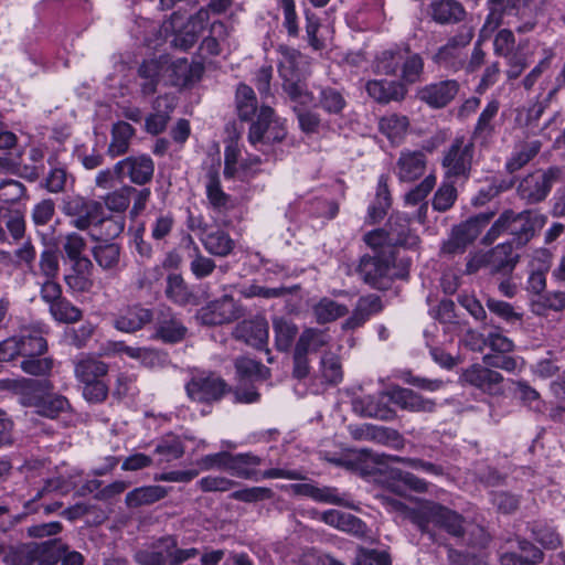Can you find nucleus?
<instances>
[{"instance_id":"nucleus-1","label":"nucleus","mask_w":565,"mask_h":565,"mask_svg":"<svg viewBox=\"0 0 565 565\" xmlns=\"http://www.w3.org/2000/svg\"><path fill=\"white\" fill-rule=\"evenodd\" d=\"M547 216L536 210L503 211L482 237L484 245H491L500 235L509 233L518 246L526 245L545 226Z\"/></svg>"},{"instance_id":"nucleus-2","label":"nucleus","mask_w":565,"mask_h":565,"mask_svg":"<svg viewBox=\"0 0 565 565\" xmlns=\"http://www.w3.org/2000/svg\"><path fill=\"white\" fill-rule=\"evenodd\" d=\"M278 53L280 55L278 72L282 79L284 92L299 106L312 104L315 97L307 85V78L310 75L308 57L286 45H280Z\"/></svg>"},{"instance_id":"nucleus-3","label":"nucleus","mask_w":565,"mask_h":565,"mask_svg":"<svg viewBox=\"0 0 565 565\" xmlns=\"http://www.w3.org/2000/svg\"><path fill=\"white\" fill-rule=\"evenodd\" d=\"M394 262L392 250L375 252L374 255L361 257L356 273L365 284L385 290L395 278L401 277L395 270Z\"/></svg>"},{"instance_id":"nucleus-4","label":"nucleus","mask_w":565,"mask_h":565,"mask_svg":"<svg viewBox=\"0 0 565 565\" xmlns=\"http://www.w3.org/2000/svg\"><path fill=\"white\" fill-rule=\"evenodd\" d=\"M184 388L190 401L204 405L221 401L230 391L227 383L211 371L193 372Z\"/></svg>"},{"instance_id":"nucleus-5","label":"nucleus","mask_w":565,"mask_h":565,"mask_svg":"<svg viewBox=\"0 0 565 565\" xmlns=\"http://www.w3.org/2000/svg\"><path fill=\"white\" fill-rule=\"evenodd\" d=\"M262 462L263 459L252 452L231 454L227 472L235 478L254 481L278 478L297 480L300 478L296 471L278 468H271L260 472L257 467L260 466Z\"/></svg>"},{"instance_id":"nucleus-6","label":"nucleus","mask_w":565,"mask_h":565,"mask_svg":"<svg viewBox=\"0 0 565 565\" xmlns=\"http://www.w3.org/2000/svg\"><path fill=\"white\" fill-rule=\"evenodd\" d=\"M493 216V212L479 213L455 226L449 237L443 243L440 255L449 257L465 253L467 247L479 236L482 228L489 224Z\"/></svg>"},{"instance_id":"nucleus-7","label":"nucleus","mask_w":565,"mask_h":565,"mask_svg":"<svg viewBox=\"0 0 565 565\" xmlns=\"http://www.w3.org/2000/svg\"><path fill=\"white\" fill-rule=\"evenodd\" d=\"M61 211L72 218L71 225L78 231H87L104 214L100 202L82 195L64 196Z\"/></svg>"},{"instance_id":"nucleus-8","label":"nucleus","mask_w":565,"mask_h":565,"mask_svg":"<svg viewBox=\"0 0 565 565\" xmlns=\"http://www.w3.org/2000/svg\"><path fill=\"white\" fill-rule=\"evenodd\" d=\"M475 146L471 140L463 136L456 137L445 151L441 166L445 169L446 178H463L470 175Z\"/></svg>"},{"instance_id":"nucleus-9","label":"nucleus","mask_w":565,"mask_h":565,"mask_svg":"<svg viewBox=\"0 0 565 565\" xmlns=\"http://www.w3.org/2000/svg\"><path fill=\"white\" fill-rule=\"evenodd\" d=\"M413 521L424 531L428 523H434L445 529L454 536L463 535V519L458 513L439 504L427 502L423 504Z\"/></svg>"},{"instance_id":"nucleus-10","label":"nucleus","mask_w":565,"mask_h":565,"mask_svg":"<svg viewBox=\"0 0 565 565\" xmlns=\"http://www.w3.org/2000/svg\"><path fill=\"white\" fill-rule=\"evenodd\" d=\"M243 316V307L231 295H223L200 308L196 319L205 326H222L232 323Z\"/></svg>"},{"instance_id":"nucleus-11","label":"nucleus","mask_w":565,"mask_h":565,"mask_svg":"<svg viewBox=\"0 0 565 565\" xmlns=\"http://www.w3.org/2000/svg\"><path fill=\"white\" fill-rule=\"evenodd\" d=\"M557 169L537 170L525 175L516 185V194L526 204H536L546 199L557 178Z\"/></svg>"},{"instance_id":"nucleus-12","label":"nucleus","mask_w":565,"mask_h":565,"mask_svg":"<svg viewBox=\"0 0 565 565\" xmlns=\"http://www.w3.org/2000/svg\"><path fill=\"white\" fill-rule=\"evenodd\" d=\"M154 319V333L152 339L163 343L174 344L184 340L188 329L178 315L168 306L157 308Z\"/></svg>"},{"instance_id":"nucleus-13","label":"nucleus","mask_w":565,"mask_h":565,"mask_svg":"<svg viewBox=\"0 0 565 565\" xmlns=\"http://www.w3.org/2000/svg\"><path fill=\"white\" fill-rule=\"evenodd\" d=\"M118 179H128L142 186L150 183L154 174V162L148 154L129 156L115 164Z\"/></svg>"},{"instance_id":"nucleus-14","label":"nucleus","mask_w":565,"mask_h":565,"mask_svg":"<svg viewBox=\"0 0 565 565\" xmlns=\"http://www.w3.org/2000/svg\"><path fill=\"white\" fill-rule=\"evenodd\" d=\"M460 84L456 79H443L420 87L416 97L433 109L448 106L458 95Z\"/></svg>"},{"instance_id":"nucleus-15","label":"nucleus","mask_w":565,"mask_h":565,"mask_svg":"<svg viewBox=\"0 0 565 565\" xmlns=\"http://www.w3.org/2000/svg\"><path fill=\"white\" fill-rule=\"evenodd\" d=\"M473 34L471 31L459 33L452 36L438 52L434 55V61L438 65L457 72L465 66V54L461 49L469 44Z\"/></svg>"},{"instance_id":"nucleus-16","label":"nucleus","mask_w":565,"mask_h":565,"mask_svg":"<svg viewBox=\"0 0 565 565\" xmlns=\"http://www.w3.org/2000/svg\"><path fill=\"white\" fill-rule=\"evenodd\" d=\"M461 379L465 383L490 395H500L503 393V376L487 365L473 364L469 366L463 371Z\"/></svg>"},{"instance_id":"nucleus-17","label":"nucleus","mask_w":565,"mask_h":565,"mask_svg":"<svg viewBox=\"0 0 565 565\" xmlns=\"http://www.w3.org/2000/svg\"><path fill=\"white\" fill-rule=\"evenodd\" d=\"M274 110L268 106L260 107L257 114V120L252 122L248 140L252 145L259 142L279 141L285 137V130L278 127H271Z\"/></svg>"},{"instance_id":"nucleus-18","label":"nucleus","mask_w":565,"mask_h":565,"mask_svg":"<svg viewBox=\"0 0 565 565\" xmlns=\"http://www.w3.org/2000/svg\"><path fill=\"white\" fill-rule=\"evenodd\" d=\"M45 333L46 331L41 324L22 327L19 333L15 334L20 356L24 359L33 355H43L47 351Z\"/></svg>"},{"instance_id":"nucleus-19","label":"nucleus","mask_w":565,"mask_h":565,"mask_svg":"<svg viewBox=\"0 0 565 565\" xmlns=\"http://www.w3.org/2000/svg\"><path fill=\"white\" fill-rule=\"evenodd\" d=\"M427 158L420 150H404L401 152L395 173L402 182H413L419 179L426 170Z\"/></svg>"},{"instance_id":"nucleus-20","label":"nucleus","mask_w":565,"mask_h":565,"mask_svg":"<svg viewBox=\"0 0 565 565\" xmlns=\"http://www.w3.org/2000/svg\"><path fill=\"white\" fill-rule=\"evenodd\" d=\"M268 332L267 320L264 317L257 316L253 319L239 322L234 330V335L236 339L260 349L267 344Z\"/></svg>"},{"instance_id":"nucleus-21","label":"nucleus","mask_w":565,"mask_h":565,"mask_svg":"<svg viewBox=\"0 0 565 565\" xmlns=\"http://www.w3.org/2000/svg\"><path fill=\"white\" fill-rule=\"evenodd\" d=\"M25 220L20 212H11L0 204V244L12 245L23 238Z\"/></svg>"},{"instance_id":"nucleus-22","label":"nucleus","mask_w":565,"mask_h":565,"mask_svg":"<svg viewBox=\"0 0 565 565\" xmlns=\"http://www.w3.org/2000/svg\"><path fill=\"white\" fill-rule=\"evenodd\" d=\"M92 256L97 266L109 275L121 270V246L114 242H99L92 247Z\"/></svg>"},{"instance_id":"nucleus-23","label":"nucleus","mask_w":565,"mask_h":565,"mask_svg":"<svg viewBox=\"0 0 565 565\" xmlns=\"http://www.w3.org/2000/svg\"><path fill=\"white\" fill-rule=\"evenodd\" d=\"M71 270L64 276V281L70 290L73 292L85 294L89 292L94 287L93 262L87 259H79L71 262Z\"/></svg>"},{"instance_id":"nucleus-24","label":"nucleus","mask_w":565,"mask_h":565,"mask_svg":"<svg viewBox=\"0 0 565 565\" xmlns=\"http://www.w3.org/2000/svg\"><path fill=\"white\" fill-rule=\"evenodd\" d=\"M390 396L395 405L408 412L433 413L436 409V402L434 399L425 398L411 388H394Z\"/></svg>"},{"instance_id":"nucleus-25","label":"nucleus","mask_w":565,"mask_h":565,"mask_svg":"<svg viewBox=\"0 0 565 565\" xmlns=\"http://www.w3.org/2000/svg\"><path fill=\"white\" fill-rule=\"evenodd\" d=\"M518 551L501 554V565H539L543 562L544 553L531 542L518 539Z\"/></svg>"},{"instance_id":"nucleus-26","label":"nucleus","mask_w":565,"mask_h":565,"mask_svg":"<svg viewBox=\"0 0 565 565\" xmlns=\"http://www.w3.org/2000/svg\"><path fill=\"white\" fill-rule=\"evenodd\" d=\"M365 89L369 96L380 104H387L392 100L399 102L407 93L402 82L384 79L369 81Z\"/></svg>"},{"instance_id":"nucleus-27","label":"nucleus","mask_w":565,"mask_h":565,"mask_svg":"<svg viewBox=\"0 0 565 565\" xmlns=\"http://www.w3.org/2000/svg\"><path fill=\"white\" fill-rule=\"evenodd\" d=\"M382 300L376 295H367L359 298L352 315L343 322L344 330H354L363 326L371 316L382 311Z\"/></svg>"},{"instance_id":"nucleus-28","label":"nucleus","mask_w":565,"mask_h":565,"mask_svg":"<svg viewBox=\"0 0 565 565\" xmlns=\"http://www.w3.org/2000/svg\"><path fill=\"white\" fill-rule=\"evenodd\" d=\"M153 320V312L141 306H132L116 318L114 327L121 332L132 333L141 330Z\"/></svg>"},{"instance_id":"nucleus-29","label":"nucleus","mask_w":565,"mask_h":565,"mask_svg":"<svg viewBox=\"0 0 565 565\" xmlns=\"http://www.w3.org/2000/svg\"><path fill=\"white\" fill-rule=\"evenodd\" d=\"M332 337L328 330L306 328L300 333L295 347L306 354L331 351Z\"/></svg>"},{"instance_id":"nucleus-30","label":"nucleus","mask_w":565,"mask_h":565,"mask_svg":"<svg viewBox=\"0 0 565 565\" xmlns=\"http://www.w3.org/2000/svg\"><path fill=\"white\" fill-rule=\"evenodd\" d=\"M428 13L435 22L450 24L461 21L466 11L457 0H435L429 4Z\"/></svg>"},{"instance_id":"nucleus-31","label":"nucleus","mask_w":565,"mask_h":565,"mask_svg":"<svg viewBox=\"0 0 565 565\" xmlns=\"http://www.w3.org/2000/svg\"><path fill=\"white\" fill-rule=\"evenodd\" d=\"M353 411L364 417H373L381 420H391L395 413L388 408L379 397L366 395L355 397L352 401Z\"/></svg>"},{"instance_id":"nucleus-32","label":"nucleus","mask_w":565,"mask_h":565,"mask_svg":"<svg viewBox=\"0 0 565 565\" xmlns=\"http://www.w3.org/2000/svg\"><path fill=\"white\" fill-rule=\"evenodd\" d=\"M206 179L205 193L211 209L217 213H225L231 210L233 200L223 191L217 172L210 171Z\"/></svg>"},{"instance_id":"nucleus-33","label":"nucleus","mask_w":565,"mask_h":565,"mask_svg":"<svg viewBox=\"0 0 565 565\" xmlns=\"http://www.w3.org/2000/svg\"><path fill=\"white\" fill-rule=\"evenodd\" d=\"M169 489L162 486H143L135 488L126 494L125 503L130 509L153 504L164 499Z\"/></svg>"},{"instance_id":"nucleus-34","label":"nucleus","mask_w":565,"mask_h":565,"mask_svg":"<svg viewBox=\"0 0 565 565\" xmlns=\"http://www.w3.org/2000/svg\"><path fill=\"white\" fill-rule=\"evenodd\" d=\"M111 140L107 152L110 157H119L128 152L130 141L136 134L135 128L126 121H117L111 127Z\"/></svg>"},{"instance_id":"nucleus-35","label":"nucleus","mask_w":565,"mask_h":565,"mask_svg":"<svg viewBox=\"0 0 565 565\" xmlns=\"http://www.w3.org/2000/svg\"><path fill=\"white\" fill-rule=\"evenodd\" d=\"M154 546L163 550L167 557V564L169 563L170 565H181L184 562L196 557L200 553L195 547L179 548L178 541L175 536L172 535L160 537L154 542Z\"/></svg>"},{"instance_id":"nucleus-36","label":"nucleus","mask_w":565,"mask_h":565,"mask_svg":"<svg viewBox=\"0 0 565 565\" xmlns=\"http://www.w3.org/2000/svg\"><path fill=\"white\" fill-rule=\"evenodd\" d=\"M436 185V177L434 174L427 175L418 185L412 189L405 195V203L411 206L419 205L417 218L420 223L426 220L428 204L425 201L427 195L433 191Z\"/></svg>"},{"instance_id":"nucleus-37","label":"nucleus","mask_w":565,"mask_h":565,"mask_svg":"<svg viewBox=\"0 0 565 565\" xmlns=\"http://www.w3.org/2000/svg\"><path fill=\"white\" fill-rule=\"evenodd\" d=\"M273 330L276 349L287 352L298 334V327L291 319L276 316L273 318Z\"/></svg>"},{"instance_id":"nucleus-38","label":"nucleus","mask_w":565,"mask_h":565,"mask_svg":"<svg viewBox=\"0 0 565 565\" xmlns=\"http://www.w3.org/2000/svg\"><path fill=\"white\" fill-rule=\"evenodd\" d=\"M407 46H394L376 56L375 71L384 75H398Z\"/></svg>"},{"instance_id":"nucleus-39","label":"nucleus","mask_w":565,"mask_h":565,"mask_svg":"<svg viewBox=\"0 0 565 565\" xmlns=\"http://www.w3.org/2000/svg\"><path fill=\"white\" fill-rule=\"evenodd\" d=\"M317 106L329 115L342 116L348 102L342 89L326 86L319 92Z\"/></svg>"},{"instance_id":"nucleus-40","label":"nucleus","mask_w":565,"mask_h":565,"mask_svg":"<svg viewBox=\"0 0 565 565\" xmlns=\"http://www.w3.org/2000/svg\"><path fill=\"white\" fill-rule=\"evenodd\" d=\"M167 71V61L150 60L145 61L139 70V76L143 78L141 92L143 95H151L156 92L161 74Z\"/></svg>"},{"instance_id":"nucleus-41","label":"nucleus","mask_w":565,"mask_h":565,"mask_svg":"<svg viewBox=\"0 0 565 565\" xmlns=\"http://www.w3.org/2000/svg\"><path fill=\"white\" fill-rule=\"evenodd\" d=\"M500 104L497 99L490 100L483 108L472 131V138L487 140L495 130L494 119L498 115Z\"/></svg>"},{"instance_id":"nucleus-42","label":"nucleus","mask_w":565,"mask_h":565,"mask_svg":"<svg viewBox=\"0 0 565 565\" xmlns=\"http://www.w3.org/2000/svg\"><path fill=\"white\" fill-rule=\"evenodd\" d=\"M167 71L171 72V84L182 87L198 81L203 70L199 64L191 65L186 60H179L171 65L167 64Z\"/></svg>"},{"instance_id":"nucleus-43","label":"nucleus","mask_w":565,"mask_h":565,"mask_svg":"<svg viewBox=\"0 0 565 565\" xmlns=\"http://www.w3.org/2000/svg\"><path fill=\"white\" fill-rule=\"evenodd\" d=\"M204 248L214 256L225 257L232 253L235 247L234 241L223 230H215L201 238Z\"/></svg>"},{"instance_id":"nucleus-44","label":"nucleus","mask_w":565,"mask_h":565,"mask_svg":"<svg viewBox=\"0 0 565 565\" xmlns=\"http://www.w3.org/2000/svg\"><path fill=\"white\" fill-rule=\"evenodd\" d=\"M94 234L92 238L98 242H109L110 239L119 236L125 227L122 217H104L99 216L97 222L93 224Z\"/></svg>"},{"instance_id":"nucleus-45","label":"nucleus","mask_w":565,"mask_h":565,"mask_svg":"<svg viewBox=\"0 0 565 565\" xmlns=\"http://www.w3.org/2000/svg\"><path fill=\"white\" fill-rule=\"evenodd\" d=\"M541 147L542 143L539 140L526 141L518 146L507 162V170L515 172L522 169L540 152Z\"/></svg>"},{"instance_id":"nucleus-46","label":"nucleus","mask_w":565,"mask_h":565,"mask_svg":"<svg viewBox=\"0 0 565 565\" xmlns=\"http://www.w3.org/2000/svg\"><path fill=\"white\" fill-rule=\"evenodd\" d=\"M424 72V60L407 46L398 76L403 84H415Z\"/></svg>"},{"instance_id":"nucleus-47","label":"nucleus","mask_w":565,"mask_h":565,"mask_svg":"<svg viewBox=\"0 0 565 565\" xmlns=\"http://www.w3.org/2000/svg\"><path fill=\"white\" fill-rule=\"evenodd\" d=\"M107 372V364L93 358L82 359L75 366V375L82 383L100 380Z\"/></svg>"},{"instance_id":"nucleus-48","label":"nucleus","mask_w":565,"mask_h":565,"mask_svg":"<svg viewBox=\"0 0 565 565\" xmlns=\"http://www.w3.org/2000/svg\"><path fill=\"white\" fill-rule=\"evenodd\" d=\"M29 405L36 407L38 414L55 418L61 412L67 408L68 401L61 395H47L42 397H33Z\"/></svg>"},{"instance_id":"nucleus-49","label":"nucleus","mask_w":565,"mask_h":565,"mask_svg":"<svg viewBox=\"0 0 565 565\" xmlns=\"http://www.w3.org/2000/svg\"><path fill=\"white\" fill-rule=\"evenodd\" d=\"M348 307L332 299L322 298L315 307L313 315L318 323L334 321L348 313Z\"/></svg>"},{"instance_id":"nucleus-50","label":"nucleus","mask_w":565,"mask_h":565,"mask_svg":"<svg viewBox=\"0 0 565 565\" xmlns=\"http://www.w3.org/2000/svg\"><path fill=\"white\" fill-rule=\"evenodd\" d=\"M49 311L55 321L62 323H75L83 317L82 310L64 297L52 303Z\"/></svg>"},{"instance_id":"nucleus-51","label":"nucleus","mask_w":565,"mask_h":565,"mask_svg":"<svg viewBox=\"0 0 565 565\" xmlns=\"http://www.w3.org/2000/svg\"><path fill=\"white\" fill-rule=\"evenodd\" d=\"M237 113L241 119L250 120L257 110V100L252 87L241 84L236 89Z\"/></svg>"},{"instance_id":"nucleus-52","label":"nucleus","mask_w":565,"mask_h":565,"mask_svg":"<svg viewBox=\"0 0 565 565\" xmlns=\"http://www.w3.org/2000/svg\"><path fill=\"white\" fill-rule=\"evenodd\" d=\"M409 121L406 116L391 114L384 116L379 121L380 131L392 141L404 136L408 128Z\"/></svg>"},{"instance_id":"nucleus-53","label":"nucleus","mask_w":565,"mask_h":565,"mask_svg":"<svg viewBox=\"0 0 565 565\" xmlns=\"http://www.w3.org/2000/svg\"><path fill=\"white\" fill-rule=\"evenodd\" d=\"M154 452L161 457V461L170 462L184 455V445L178 436L166 435L156 445Z\"/></svg>"},{"instance_id":"nucleus-54","label":"nucleus","mask_w":565,"mask_h":565,"mask_svg":"<svg viewBox=\"0 0 565 565\" xmlns=\"http://www.w3.org/2000/svg\"><path fill=\"white\" fill-rule=\"evenodd\" d=\"M164 294L168 299L180 306L186 305L192 297L184 279L178 274H170L168 276Z\"/></svg>"},{"instance_id":"nucleus-55","label":"nucleus","mask_w":565,"mask_h":565,"mask_svg":"<svg viewBox=\"0 0 565 565\" xmlns=\"http://www.w3.org/2000/svg\"><path fill=\"white\" fill-rule=\"evenodd\" d=\"M320 373L324 382L338 384L343 376L340 358L332 351H323L320 359Z\"/></svg>"},{"instance_id":"nucleus-56","label":"nucleus","mask_w":565,"mask_h":565,"mask_svg":"<svg viewBox=\"0 0 565 565\" xmlns=\"http://www.w3.org/2000/svg\"><path fill=\"white\" fill-rule=\"evenodd\" d=\"M54 367L51 356L33 355L21 361V369L33 376H49Z\"/></svg>"},{"instance_id":"nucleus-57","label":"nucleus","mask_w":565,"mask_h":565,"mask_svg":"<svg viewBox=\"0 0 565 565\" xmlns=\"http://www.w3.org/2000/svg\"><path fill=\"white\" fill-rule=\"evenodd\" d=\"M135 188L124 185L104 196L105 206L111 212H124L128 209Z\"/></svg>"},{"instance_id":"nucleus-58","label":"nucleus","mask_w":565,"mask_h":565,"mask_svg":"<svg viewBox=\"0 0 565 565\" xmlns=\"http://www.w3.org/2000/svg\"><path fill=\"white\" fill-rule=\"evenodd\" d=\"M26 196V188L17 180L8 179L0 182V203L14 205Z\"/></svg>"},{"instance_id":"nucleus-59","label":"nucleus","mask_w":565,"mask_h":565,"mask_svg":"<svg viewBox=\"0 0 565 565\" xmlns=\"http://www.w3.org/2000/svg\"><path fill=\"white\" fill-rule=\"evenodd\" d=\"M43 547L39 543L24 544L17 547L9 556L11 565H38V558L41 557Z\"/></svg>"},{"instance_id":"nucleus-60","label":"nucleus","mask_w":565,"mask_h":565,"mask_svg":"<svg viewBox=\"0 0 565 565\" xmlns=\"http://www.w3.org/2000/svg\"><path fill=\"white\" fill-rule=\"evenodd\" d=\"M370 441L386 445L394 449H402L405 445L404 438L397 430L375 425H372Z\"/></svg>"},{"instance_id":"nucleus-61","label":"nucleus","mask_w":565,"mask_h":565,"mask_svg":"<svg viewBox=\"0 0 565 565\" xmlns=\"http://www.w3.org/2000/svg\"><path fill=\"white\" fill-rule=\"evenodd\" d=\"M487 307L491 313L498 316L507 323L514 324L521 322L523 319V313L518 312L509 302L489 298L487 300Z\"/></svg>"},{"instance_id":"nucleus-62","label":"nucleus","mask_w":565,"mask_h":565,"mask_svg":"<svg viewBox=\"0 0 565 565\" xmlns=\"http://www.w3.org/2000/svg\"><path fill=\"white\" fill-rule=\"evenodd\" d=\"M86 246L85 238L76 232L68 233L63 238V250L70 262L87 259L88 257L83 255Z\"/></svg>"},{"instance_id":"nucleus-63","label":"nucleus","mask_w":565,"mask_h":565,"mask_svg":"<svg viewBox=\"0 0 565 565\" xmlns=\"http://www.w3.org/2000/svg\"><path fill=\"white\" fill-rule=\"evenodd\" d=\"M457 200V189L450 182L444 181L433 199V207L438 212L448 211Z\"/></svg>"},{"instance_id":"nucleus-64","label":"nucleus","mask_w":565,"mask_h":565,"mask_svg":"<svg viewBox=\"0 0 565 565\" xmlns=\"http://www.w3.org/2000/svg\"><path fill=\"white\" fill-rule=\"evenodd\" d=\"M39 547H43L41 557L38 558V565H56L66 552V545L58 540H49L39 543Z\"/></svg>"}]
</instances>
